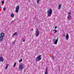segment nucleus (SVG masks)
Wrapping results in <instances>:
<instances>
[{"instance_id":"20","label":"nucleus","mask_w":74,"mask_h":74,"mask_svg":"<svg viewBox=\"0 0 74 74\" xmlns=\"http://www.w3.org/2000/svg\"><path fill=\"white\" fill-rule=\"evenodd\" d=\"M39 2H40V1H39V0H37V3L38 4L39 3Z\"/></svg>"},{"instance_id":"13","label":"nucleus","mask_w":74,"mask_h":74,"mask_svg":"<svg viewBox=\"0 0 74 74\" xmlns=\"http://www.w3.org/2000/svg\"><path fill=\"white\" fill-rule=\"evenodd\" d=\"M11 17H12V18H13V17H14V14H11Z\"/></svg>"},{"instance_id":"25","label":"nucleus","mask_w":74,"mask_h":74,"mask_svg":"<svg viewBox=\"0 0 74 74\" xmlns=\"http://www.w3.org/2000/svg\"><path fill=\"white\" fill-rule=\"evenodd\" d=\"M55 29H57V26H56L55 27Z\"/></svg>"},{"instance_id":"28","label":"nucleus","mask_w":74,"mask_h":74,"mask_svg":"<svg viewBox=\"0 0 74 74\" xmlns=\"http://www.w3.org/2000/svg\"><path fill=\"white\" fill-rule=\"evenodd\" d=\"M1 8V6H0V9Z\"/></svg>"},{"instance_id":"22","label":"nucleus","mask_w":74,"mask_h":74,"mask_svg":"<svg viewBox=\"0 0 74 74\" xmlns=\"http://www.w3.org/2000/svg\"><path fill=\"white\" fill-rule=\"evenodd\" d=\"M23 42H25V39H23Z\"/></svg>"},{"instance_id":"7","label":"nucleus","mask_w":74,"mask_h":74,"mask_svg":"<svg viewBox=\"0 0 74 74\" xmlns=\"http://www.w3.org/2000/svg\"><path fill=\"white\" fill-rule=\"evenodd\" d=\"M19 69H20V70H23V66L22 64H20L19 66Z\"/></svg>"},{"instance_id":"3","label":"nucleus","mask_w":74,"mask_h":74,"mask_svg":"<svg viewBox=\"0 0 74 74\" xmlns=\"http://www.w3.org/2000/svg\"><path fill=\"white\" fill-rule=\"evenodd\" d=\"M39 34H40V32H39L38 29H36V34H35L36 36V37H38V36H39Z\"/></svg>"},{"instance_id":"11","label":"nucleus","mask_w":74,"mask_h":74,"mask_svg":"<svg viewBox=\"0 0 74 74\" xmlns=\"http://www.w3.org/2000/svg\"><path fill=\"white\" fill-rule=\"evenodd\" d=\"M4 37L2 36H0V41H3Z\"/></svg>"},{"instance_id":"18","label":"nucleus","mask_w":74,"mask_h":74,"mask_svg":"<svg viewBox=\"0 0 74 74\" xmlns=\"http://www.w3.org/2000/svg\"><path fill=\"white\" fill-rule=\"evenodd\" d=\"M53 31L55 33H57V31L56 30H54Z\"/></svg>"},{"instance_id":"17","label":"nucleus","mask_w":74,"mask_h":74,"mask_svg":"<svg viewBox=\"0 0 74 74\" xmlns=\"http://www.w3.org/2000/svg\"><path fill=\"white\" fill-rule=\"evenodd\" d=\"M22 61V59H21V60L19 61V63H21V62Z\"/></svg>"},{"instance_id":"26","label":"nucleus","mask_w":74,"mask_h":74,"mask_svg":"<svg viewBox=\"0 0 74 74\" xmlns=\"http://www.w3.org/2000/svg\"><path fill=\"white\" fill-rule=\"evenodd\" d=\"M52 58H53L54 59V57L53 56V55L52 56Z\"/></svg>"},{"instance_id":"19","label":"nucleus","mask_w":74,"mask_h":74,"mask_svg":"<svg viewBox=\"0 0 74 74\" xmlns=\"http://www.w3.org/2000/svg\"><path fill=\"white\" fill-rule=\"evenodd\" d=\"M15 66H16V63L15 62L14 64V66H13V67H15Z\"/></svg>"},{"instance_id":"9","label":"nucleus","mask_w":74,"mask_h":74,"mask_svg":"<svg viewBox=\"0 0 74 74\" xmlns=\"http://www.w3.org/2000/svg\"><path fill=\"white\" fill-rule=\"evenodd\" d=\"M66 40H69V35H68V34H66Z\"/></svg>"},{"instance_id":"23","label":"nucleus","mask_w":74,"mask_h":74,"mask_svg":"<svg viewBox=\"0 0 74 74\" xmlns=\"http://www.w3.org/2000/svg\"><path fill=\"white\" fill-rule=\"evenodd\" d=\"M15 41H14L13 42V43H12V44H15Z\"/></svg>"},{"instance_id":"27","label":"nucleus","mask_w":74,"mask_h":74,"mask_svg":"<svg viewBox=\"0 0 74 74\" xmlns=\"http://www.w3.org/2000/svg\"><path fill=\"white\" fill-rule=\"evenodd\" d=\"M31 30H32L33 31V29H32Z\"/></svg>"},{"instance_id":"24","label":"nucleus","mask_w":74,"mask_h":74,"mask_svg":"<svg viewBox=\"0 0 74 74\" xmlns=\"http://www.w3.org/2000/svg\"><path fill=\"white\" fill-rule=\"evenodd\" d=\"M63 36H64V37H65V34H63Z\"/></svg>"},{"instance_id":"15","label":"nucleus","mask_w":74,"mask_h":74,"mask_svg":"<svg viewBox=\"0 0 74 74\" xmlns=\"http://www.w3.org/2000/svg\"><path fill=\"white\" fill-rule=\"evenodd\" d=\"M8 65L6 64V65L5 68V69H7V68H8Z\"/></svg>"},{"instance_id":"14","label":"nucleus","mask_w":74,"mask_h":74,"mask_svg":"<svg viewBox=\"0 0 74 74\" xmlns=\"http://www.w3.org/2000/svg\"><path fill=\"white\" fill-rule=\"evenodd\" d=\"M45 74H48V72H47V69H46Z\"/></svg>"},{"instance_id":"10","label":"nucleus","mask_w":74,"mask_h":74,"mask_svg":"<svg viewBox=\"0 0 74 74\" xmlns=\"http://www.w3.org/2000/svg\"><path fill=\"white\" fill-rule=\"evenodd\" d=\"M0 36H2V37H4V33L3 32L1 33L0 34Z\"/></svg>"},{"instance_id":"4","label":"nucleus","mask_w":74,"mask_h":74,"mask_svg":"<svg viewBox=\"0 0 74 74\" xmlns=\"http://www.w3.org/2000/svg\"><path fill=\"white\" fill-rule=\"evenodd\" d=\"M52 41L53 42H54V44H57V43H58V38H57V40H56L55 38L53 39Z\"/></svg>"},{"instance_id":"21","label":"nucleus","mask_w":74,"mask_h":74,"mask_svg":"<svg viewBox=\"0 0 74 74\" xmlns=\"http://www.w3.org/2000/svg\"><path fill=\"white\" fill-rule=\"evenodd\" d=\"M3 10L4 11H5V10H6V8H4L3 9Z\"/></svg>"},{"instance_id":"16","label":"nucleus","mask_w":74,"mask_h":74,"mask_svg":"<svg viewBox=\"0 0 74 74\" xmlns=\"http://www.w3.org/2000/svg\"><path fill=\"white\" fill-rule=\"evenodd\" d=\"M2 4H4V1H3L1 2Z\"/></svg>"},{"instance_id":"5","label":"nucleus","mask_w":74,"mask_h":74,"mask_svg":"<svg viewBox=\"0 0 74 74\" xmlns=\"http://www.w3.org/2000/svg\"><path fill=\"white\" fill-rule=\"evenodd\" d=\"M71 13L68 12V17H67L68 19V20H70V19H71Z\"/></svg>"},{"instance_id":"1","label":"nucleus","mask_w":74,"mask_h":74,"mask_svg":"<svg viewBox=\"0 0 74 74\" xmlns=\"http://www.w3.org/2000/svg\"><path fill=\"white\" fill-rule=\"evenodd\" d=\"M47 13L48 16L49 17L51 16L52 13V9H49V10L47 11Z\"/></svg>"},{"instance_id":"8","label":"nucleus","mask_w":74,"mask_h":74,"mask_svg":"<svg viewBox=\"0 0 74 74\" xmlns=\"http://www.w3.org/2000/svg\"><path fill=\"white\" fill-rule=\"evenodd\" d=\"M17 34H18L17 32L14 33V34H13L12 35V37H14V36H17Z\"/></svg>"},{"instance_id":"12","label":"nucleus","mask_w":74,"mask_h":74,"mask_svg":"<svg viewBox=\"0 0 74 74\" xmlns=\"http://www.w3.org/2000/svg\"><path fill=\"white\" fill-rule=\"evenodd\" d=\"M58 8L59 9H60V8H61V4H60L58 5Z\"/></svg>"},{"instance_id":"6","label":"nucleus","mask_w":74,"mask_h":74,"mask_svg":"<svg viewBox=\"0 0 74 74\" xmlns=\"http://www.w3.org/2000/svg\"><path fill=\"white\" fill-rule=\"evenodd\" d=\"M19 6L18 5L17 6L16 8L15 12L17 13H18V11H19Z\"/></svg>"},{"instance_id":"2","label":"nucleus","mask_w":74,"mask_h":74,"mask_svg":"<svg viewBox=\"0 0 74 74\" xmlns=\"http://www.w3.org/2000/svg\"><path fill=\"white\" fill-rule=\"evenodd\" d=\"M41 55H40L38 56L36 58V61H40V60H41Z\"/></svg>"}]
</instances>
